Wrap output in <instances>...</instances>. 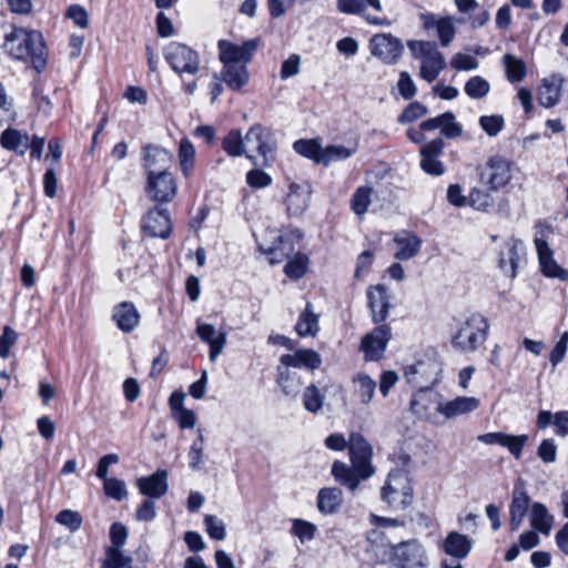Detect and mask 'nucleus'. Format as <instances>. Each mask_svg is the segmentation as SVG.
Instances as JSON below:
<instances>
[{
	"label": "nucleus",
	"mask_w": 568,
	"mask_h": 568,
	"mask_svg": "<svg viewBox=\"0 0 568 568\" xmlns=\"http://www.w3.org/2000/svg\"><path fill=\"white\" fill-rule=\"evenodd\" d=\"M373 456V446L361 433L353 432L348 452L349 464L335 460L332 464L331 474L336 483L355 493L362 481L368 480L376 473Z\"/></svg>",
	"instance_id": "1"
},
{
	"label": "nucleus",
	"mask_w": 568,
	"mask_h": 568,
	"mask_svg": "<svg viewBox=\"0 0 568 568\" xmlns=\"http://www.w3.org/2000/svg\"><path fill=\"white\" fill-rule=\"evenodd\" d=\"M511 180V163L501 155L490 156L479 173V183L486 189L473 187L468 205L476 211L488 212L495 206L494 192L506 186Z\"/></svg>",
	"instance_id": "2"
},
{
	"label": "nucleus",
	"mask_w": 568,
	"mask_h": 568,
	"mask_svg": "<svg viewBox=\"0 0 568 568\" xmlns=\"http://www.w3.org/2000/svg\"><path fill=\"white\" fill-rule=\"evenodd\" d=\"M4 48L18 60L29 61L36 71L47 65L48 50L43 36L38 30L12 28L4 36Z\"/></svg>",
	"instance_id": "3"
},
{
	"label": "nucleus",
	"mask_w": 568,
	"mask_h": 568,
	"mask_svg": "<svg viewBox=\"0 0 568 568\" xmlns=\"http://www.w3.org/2000/svg\"><path fill=\"white\" fill-rule=\"evenodd\" d=\"M488 331L487 318L479 313H473L458 324L450 338L452 346L462 353H474L486 342Z\"/></svg>",
	"instance_id": "4"
},
{
	"label": "nucleus",
	"mask_w": 568,
	"mask_h": 568,
	"mask_svg": "<svg viewBox=\"0 0 568 568\" xmlns=\"http://www.w3.org/2000/svg\"><path fill=\"white\" fill-rule=\"evenodd\" d=\"M552 234L551 225L542 220L535 224L534 243L537 251L540 272L549 278L568 281V271L561 267L554 258V251L548 244V237Z\"/></svg>",
	"instance_id": "5"
},
{
	"label": "nucleus",
	"mask_w": 568,
	"mask_h": 568,
	"mask_svg": "<svg viewBox=\"0 0 568 568\" xmlns=\"http://www.w3.org/2000/svg\"><path fill=\"white\" fill-rule=\"evenodd\" d=\"M260 43V38L245 40L241 44L221 39L217 41L219 59L226 69L239 68V71H246V67L256 54Z\"/></svg>",
	"instance_id": "6"
},
{
	"label": "nucleus",
	"mask_w": 568,
	"mask_h": 568,
	"mask_svg": "<svg viewBox=\"0 0 568 568\" xmlns=\"http://www.w3.org/2000/svg\"><path fill=\"white\" fill-rule=\"evenodd\" d=\"M244 140L246 145L253 144L255 151L261 156V161H258L256 156L246 153V158L253 165L270 166L275 161L277 143L275 133L271 128L258 123L254 124L247 130Z\"/></svg>",
	"instance_id": "7"
},
{
	"label": "nucleus",
	"mask_w": 568,
	"mask_h": 568,
	"mask_svg": "<svg viewBox=\"0 0 568 568\" xmlns=\"http://www.w3.org/2000/svg\"><path fill=\"white\" fill-rule=\"evenodd\" d=\"M381 496L395 510L408 507L413 501V486L408 474L400 469L389 471Z\"/></svg>",
	"instance_id": "8"
},
{
	"label": "nucleus",
	"mask_w": 568,
	"mask_h": 568,
	"mask_svg": "<svg viewBox=\"0 0 568 568\" xmlns=\"http://www.w3.org/2000/svg\"><path fill=\"white\" fill-rule=\"evenodd\" d=\"M407 47L412 55L420 61L419 71H445L447 63L437 43L426 40H409Z\"/></svg>",
	"instance_id": "9"
},
{
	"label": "nucleus",
	"mask_w": 568,
	"mask_h": 568,
	"mask_svg": "<svg viewBox=\"0 0 568 568\" xmlns=\"http://www.w3.org/2000/svg\"><path fill=\"white\" fill-rule=\"evenodd\" d=\"M393 562L397 568H427L428 559L423 545L410 539L393 546Z\"/></svg>",
	"instance_id": "10"
},
{
	"label": "nucleus",
	"mask_w": 568,
	"mask_h": 568,
	"mask_svg": "<svg viewBox=\"0 0 568 568\" xmlns=\"http://www.w3.org/2000/svg\"><path fill=\"white\" fill-rule=\"evenodd\" d=\"M302 237L303 233L296 229L278 235L273 244L266 248L258 245V250L267 256L271 265H276L291 258L296 253L297 245Z\"/></svg>",
	"instance_id": "11"
},
{
	"label": "nucleus",
	"mask_w": 568,
	"mask_h": 568,
	"mask_svg": "<svg viewBox=\"0 0 568 568\" xmlns=\"http://www.w3.org/2000/svg\"><path fill=\"white\" fill-rule=\"evenodd\" d=\"M392 338V328L388 324L376 325L361 342V351L366 361H378L383 357L387 344Z\"/></svg>",
	"instance_id": "12"
},
{
	"label": "nucleus",
	"mask_w": 568,
	"mask_h": 568,
	"mask_svg": "<svg viewBox=\"0 0 568 568\" xmlns=\"http://www.w3.org/2000/svg\"><path fill=\"white\" fill-rule=\"evenodd\" d=\"M145 191L155 202H170L176 194V182L168 170L149 173Z\"/></svg>",
	"instance_id": "13"
},
{
	"label": "nucleus",
	"mask_w": 568,
	"mask_h": 568,
	"mask_svg": "<svg viewBox=\"0 0 568 568\" xmlns=\"http://www.w3.org/2000/svg\"><path fill=\"white\" fill-rule=\"evenodd\" d=\"M525 255V245L516 237L508 239L498 252L497 265L504 275L515 278L520 257Z\"/></svg>",
	"instance_id": "14"
},
{
	"label": "nucleus",
	"mask_w": 568,
	"mask_h": 568,
	"mask_svg": "<svg viewBox=\"0 0 568 568\" xmlns=\"http://www.w3.org/2000/svg\"><path fill=\"white\" fill-rule=\"evenodd\" d=\"M373 55L387 63H395L404 51L402 41L390 33H378L369 41Z\"/></svg>",
	"instance_id": "15"
},
{
	"label": "nucleus",
	"mask_w": 568,
	"mask_h": 568,
	"mask_svg": "<svg viewBox=\"0 0 568 568\" xmlns=\"http://www.w3.org/2000/svg\"><path fill=\"white\" fill-rule=\"evenodd\" d=\"M165 59L173 71H199V54L186 44L171 43Z\"/></svg>",
	"instance_id": "16"
},
{
	"label": "nucleus",
	"mask_w": 568,
	"mask_h": 568,
	"mask_svg": "<svg viewBox=\"0 0 568 568\" xmlns=\"http://www.w3.org/2000/svg\"><path fill=\"white\" fill-rule=\"evenodd\" d=\"M444 148L445 143L440 138L434 139L420 148L419 165L426 174L442 176L446 172L445 164L439 160Z\"/></svg>",
	"instance_id": "17"
},
{
	"label": "nucleus",
	"mask_w": 568,
	"mask_h": 568,
	"mask_svg": "<svg viewBox=\"0 0 568 568\" xmlns=\"http://www.w3.org/2000/svg\"><path fill=\"white\" fill-rule=\"evenodd\" d=\"M367 306L372 314V321L376 325L386 324L390 310V296L383 284L371 285L366 292Z\"/></svg>",
	"instance_id": "18"
},
{
	"label": "nucleus",
	"mask_w": 568,
	"mask_h": 568,
	"mask_svg": "<svg viewBox=\"0 0 568 568\" xmlns=\"http://www.w3.org/2000/svg\"><path fill=\"white\" fill-rule=\"evenodd\" d=\"M141 229L151 237L168 239L171 234V219L166 209L154 207L143 216Z\"/></svg>",
	"instance_id": "19"
},
{
	"label": "nucleus",
	"mask_w": 568,
	"mask_h": 568,
	"mask_svg": "<svg viewBox=\"0 0 568 568\" xmlns=\"http://www.w3.org/2000/svg\"><path fill=\"white\" fill-rule=\"evenodd\" d=\"M422 26L429 31L435 29L442 47H448L456 36V28L453 18L449 16L438 17L433 12L420 14Z\"/></svg>",
	"instance_id": "20"
},
{
	"label": "nucleus",
	"mask_w": 568,
	"mask_h": 568,
	"mask_svg": "<svg viewBox=\"0 0 568 568\" xmlns=\"http://www.w3.org/2000/svg\"><path fill=\"white\" fill-rule=\"evenodd\" d=\"M530 504V497L525 489L524 484L517 483L514 486L511 501L509 505V529L517 531L521 526Z\"/></svg>",
	"instance_id": "21"
},
{
	"label": "nucleus",
	"mask_w": 568,
	"mask_h": 568,
	"mask_svg": "<svg viewBox=\"0 0 568 568\" xmlns=\"http://www.w3.org/2000/svg\"><path fill=\"white\" fill-rule=\"evenodd\" d=\"M112 321L123 333L133 332L140 324L141 315L132 302H121L112 308Z\"/></svg>",
	"instance_id": "22"
},
{
	"label": "nucleus",
	"mask_w": 568,
	"mask_h": 568,
	"mask_svg": "<svg viewBox=\"0 0 568 568\" xmlns=\"http://www.w3.org/2000/svg\"><path fill=\"white\" fill-rule=\"evenodd\" d=\"M311 194L308 184L291 183L285 200L287 214L295 217L301 216L308 207Z\"/></svg>",
	"instance_id": "23"
},
{
	"label": "nucleus",
	"mask_w": 568,
	"mask_h": 568,
	"mask_svg": "<svg viewBox=\"0 0 568 568\" xmlns=\"http://www.w3.org/2000/svg\"><path fill=\"white\" fill-rule=\"evenodd\" d=\"M420 129L429 131L439 129L440 133L447 139H456L463 133L462 124L456 122L455 114L450 111L423 121Z\"/></svg>",
	"instance_id": "24"
},
{
	"label": "nucleus",
	"mask_w": 568,
	"mask_h": 568,
	"mask_svg": "<svg viewBox=\"0 0 568 568\" xmlns=\"http://www.w3.org/2000/svg\"><path fill=\"white\" fill-rule=\"evenodd\" d=\"M136 485L140 493L148 498H161L168 491V471L158 469L150 476L139 478Z\"/></svg>",
	"instance_id": "25"
},
{
	"label": "nucleus",
	"mask_w": 568,
	"mask_h": 568,
	"mask_svg": "<svg viewBox=\"0 0 568 568\" xmlns=\"http://www.w3.org/2000/svg\"><path fill=\"white\" fill-rule=\"evenodd\" d=\"M282 366L290 368H302L305 367L310 371L318 368L322 364V359L318 353L313 349L304 348L297 349L293 354H284L280 358Z\"/></svg>",
	"instance_id": "26"
},
{
	"label": "nucleus",
	"mask_w": 568,
	"mask_h": 568,
	"mask_svg": "<svg viewBox=\"0 0 568 568\" xmlns=\"http://www.w3.org/2000/svg\"><path fill=\"white\" fill-rule=\"evenodd\" d=\"M394 243L397 246L394 257L399 261H407L419 253L423 241L412 232L402 231L395 235Z\"/></svg>",
	"instance_id": "27"
},
{
	"label": "nucleus",
	"mask_w": 568,
	"mask_h": 568,
	"mask_svg": "<svg viewBox=\"0 0 568 568\" xmlns=\"http://www.w3.org/2000/svg\"><path fill=\"white\" fill-rule=\"evenodd\" d=\"M479 399L476 397L458 396L452 400L439 404L437 412L447 419L469 414L479 407Z\"/></svg>",
	"instance_id": "28"
},
{
	"label": "nucleus",
	"mask_w": 568,
	"mask_h": 568,
	"mask_svg": "<svg viewBox=\"0 0 568 568\" xmlns=\"http://www.w3.org/2000/svg\"><path fill=\"white\" fill-rule=\"evenodd\" d=\"M562 78L558 73H551L544 78L538 90V101L545 108L555 106L560 99Z\"/></svg>",
	"instance_id": "29"
},
{
	"label": "nucleus",
	"mask_w": 568,
	"mask_h": 568,
	"mask_svg": "<svg viewBox=\"0 0 568 568\" xmlns=\"http://www.w3.org/2000/svg\"><path fill=\"white\" fill-rule=\"evenodd\" d=\"M171 163L170 153L158 145L149 144L143 149V166L149 173H158L168 170Z\"/></svg>",
	"instance_id": "30"
},
{
	"label": "nucleus",
	"mask_w": 568,
	"mask_h": 568,
	"mask_svg": "<svg viewBox=\"0 0 568 568\" xmlns=\"http://www.w3.org/2000/svg\"><path fill=\"white\" fill-rule=\"evenodd\" d=\"M196 333L201 341L209 344V357L212 362H214L216 357L222 353L226 344V334L222 332L216 333L215 327L206 323L199 324L196 327Z\"/></svg>",
	"instance_id": "31"
},
{
	"label": "nucleus",
	"mask_w": 568,
	"mask_h": 568,
	"mask_svg": "<svg viewBox=\"0 0 568 568\" xmlns=\"http://www.w3.org/2000/svg\"><path fill=\"white\" fill-rule=\"evenodd\" d=\"M443 550L454 558L464 559L471 550V540L466 535L450 531L443 542Z\"/></svg>",
	"instance_id": "32"
},
{
	"label": "nucleus",
	"mask_w": 568,
	"mask_h": 568,
	"mask_svg": "<svg viewBox=\"0 0 568 568\" xmlns=\"http://www.w3.org/2000/svg\"><path fill=\"white\" fill-rule=\"evenodd\" d=\"M343 504V493L337 487H325L318 491L317 508L323 515L336 514Z\"/></svg>",
	"instance_id": "33"
},
{
	"label": "nucleus",
	"mask_w": 568,
	"mask_h": 568,
	"mask_svg": "<svg viewBox=\"0 0 568 568\" xmlns=\"http://www.w3.org/2000/svg\"><path fill=\"white\" fill-rule=\"evenodd\" d=\"M0 144L8 151L23 155L29 149V135L17 129L8 128L0 135Z\"/></svg>",
	"instance_id": "34"
},
{
	"label": "nucleus",
	"mask_w": 568,
	"mask_h": 568,
	"mask_svg": "<svg viewBox=\"0 0 568 568\" xmlns=\"http://www.w3.org/2000/svg\"><path fill=\"white\" fill-rule=\"evenodd\" d=\"M276 382L287 396L297 395L304 383L295 371H291L290 367L282 366V364L277 366Z\"/></svg>",
	"instance_id": "35"
},
{
	"label": "nucleus",
	"mask_w": 568,
	"mask_h": 568,
	"mask_svg": "<svg viewBox=\"0 0 568 568\" xmlns=\"http://www.w3.org/2000/svg\"><path fill=\"white\" fill-rule=\"evenodd\" d=\"M293 150L301 156L312 160L315 164H321L324 148L322 139H300L293 143Z\"/></svg>",
	"instance_id": "36"
},
{
	"label": "nucleus",
	"mask_w": 568,
	"mask_h": 568,
	"mask_svg": "<svg viewBox=\"0 0 568 568\" xmlns=\"http://www.w3.org/2000/svg\"><path fill=\"white\" fill-rule=\"evenodd\" d=\"M358 143L355 142L349 146L339 144H329L324 148L321 165L327 168L333 162H341L352 158L357 152Z\"/></svg>",
	"instance_id": "37"
},
{
	"label": "nucleus",
	"mask_w": 568,
	"mask_h": 568,
	"mask_svg": "<svg viewBox=\"0 0 568 568\" xmlns=\"http://www.w3.org/2000/svg\"><path fill=\"white\" fill-rule=\"evenodd\" d=\"M530 525L531 527L548 536L550 534L554 517L549 514L547 507L541 503H534L530 511Z\"/></svg>",
	"instance_id": "38"
},
{
	"label": "nucleus",
	"mask_w": 568,
	"mask_h": 568,
	"mask_svg": "<svg viewBox=\"0 0 568 568\" xmlns=\"http://www.w3.org/2000/svg\"><path fill=\"white\" fill-rule=\"evenodd\" d=\"M295 331L301 337L315 336L320 331L318 316L312 310V303L307 302L305 310L298 316Z\"/></svg>",
	"instance_id": "39"
},
{
	"label": "nucleus",
	"mask_w": 568,
	"mask_h": 568,
	"mask_svg": "<svg viewBox=\"0 0 568 568\" xmlns=\"http://www.w3.org/2000/svg\"><path fill=\"white\" fill-rule=\"evenodd\" d=\"M308 257L306 254L296 252L293 258L288 260L284 266L285 275L294 281L302 278L307 272Z\"/></svg>",
	"instance_id": "40"
},
{
	"label": "nucleus",
	"mask_w": 568,
	"mask_h": 568,
	"mask_svg": "<svg viewBox=\"0 0 568 568\" xmlns=\"http://www.w3.org/2000/svg\"><path fill=\"white\" fill-rule=\"evenodd\" d=\"M245 140L240 130H231L222 140V149L233 158L246 155Z\"/></svg>",
	"instance_id": "41"
},
{
	"label": "nucleus",
	"mask_w": 568,
	"mask_h": 568,
	"mask_svg": "<svg viewBox=\"0 0 568 568\" xmlns=\"http://www.w3.org/2000/svg\"><path fill=\"white\" fill-rule=\"evenodd\" d=\"M355 392L362 404H368L373 399L376 389V383L366 374H358L353 378Z\"/></svg>",
	"instance_id": "42"
},
{
	"label": "nucleus",
	"mask_w": 568,
	"mask_h": 568,
	"mask_svg": "<svg viewBox=\"0 0 568 568\" xmlns=\"http://www.w3.org/2000/svg\"><path fill=\"white\" fill-rule=\"evenodd\" d=\"M180 166L185 176H187L194 168L195 149L190 140L183 139L179 146Z\"/></svg>",
	"instance_id": "43"
},
{
	"label": "nucleus",
	"mask_w": 568,
	"mask_h": 568,
	"mask_svg": "<svg viewBox=\"0 0 568 568\" xmlns=\"http://www.w3.org/2000/svg\"><path fill=\"white\" fill-rule=\"evenodd\" d=\"M324 399L325 396L314 384L308 385L303 393V405L310 413L316 414L320 412L323 407Z\"/></svg>",
	"instance_id": "44"
},
{
	"label": "nucleus",
	"mask_w": 568,
	"mask_h": 568,
	"mask_svg": "<svg viewBox=\"0 0 568 568\" xmlns=\"http://www.w3.org/2000/svg\"><path fill=\"white\" fill-rule=\"evenodd\" d=\"M372 187L359 186L356 189L351 199V207L357 215H363L367 212L371 204Z\"/></svg>",
	"instance_id": "45"
},
{
	"label": "nucleus",
	"mask_w": 568,
	"mask_h": 568,
	"mask_svg": "<svg viewBox=\"0 0 568 568\" xmlns=\"http://www.w3.org/2000/svg\"><path fill=\"white\" fill-rule=\"evenodd\" d=\"M464 90L470 99H481L489 93L490 84L484 78L475 75L465 83Z\"/></svg>",
	"instance_id": "46"
},
{
	"label": "nucleus",
	"mask_w": 568,
	"mask_h": 568,
	"mask_svg": "<svg viewBox=\"0 0 568 568\" xmlns=\"http://www.w3.org/2000/svg\"><path fill=\"white\" fill-rule=\"evenodd\" d=\"M291 531L302 544H304L315 538L317 527L307 520L294 519Z\"/></svg>",
	"instance_id": "47"
},
{
	"label": "nucleus",
	"mask_w": 568,
	"mask_h": 568,
	"mask_svg": "<svg viewBox=\"0 0 568 568\" xmlns=\"http://www.w3.org/2000/svg\"><path fill=\"white\" fill-rule=\"evenodd\" d=\"M204 526L210 538L223 540L226 537L225 525L223 520L215 515H205Z\"/></svg>",
	"instance_id": "48"
},
{
	"label": "nucleus",
	"mask_w": 568,
	"mask_h": 568,
	"mask_svg": "<svg viewBox=\"0 0 568 568\" xmlns=\"http://www.w3.org/2000/svg\"><path fill=\"white\" fill-rule=\"evenodd\" d=\"M479 125L489 136H496L504 129L505 120L499 114L481 115Z\"/></svg>",
	"instance_id": "49"
},
{
	"label": "nucleus",
	"mask_w": 568,
	"mask_h": 568,
	"mask_svg": "<svg viewBox=\"0 0 568 568\" xmlns=\"http://www.w3.org/2000/svg\"><path fill=\"white\" fill-rule=\"evenodd\" d=\"M428 112V109L420 102L409 103L403 112L399 114L397 121L402 124L412 123L415 120L424 116Z\"/></svg>",
	"instance_id": "50"
},
{
	"label": "nucleus",
	"mask_w": 568,
	"mask_h": 568,
	"mask_svg": "<svg viewBox=\"0 0 568 568\" xmlns=\"http://www.w3.org/2000/svg\"><path fill=\"white\" fill-rule=\"evenodd\" d=\"M55 521L74 532L80 529L82 525V517L78 511L64 509L58 513Z\"/></svg>",
	"instance_id": "51"
},
{
	"label": "nucleus",
	"mask_w": 568,
	"mask_h": 568,
	"mask_svg": "<svg viewBox=\"0 0 568 568\" xmlns=\"http://www.w3.org/2000/svg\"><path fill=\"white\" fill-rule=\"evenodd\" d=\"M132 557L125 555L122 548L109 547V568H132Z\"/></svg>",
	"instance_id": "52"
},
{
	"label": "nucleus",
	"mask_w": 568,
	"mask_h": 568,
	"mask_svg": "<svg viewBox=\"0 0 568 568\" xmlns=\"http://www.w3.org/2000/svg\"><path fill=\"white\" fill-rule=\"evenodd\" d=\"M450 67L455 71H469L478 68V61L470 54L458 52L452 58Z\"/></svg>",
	"instance_id": "53"
},
{
	"label": "nucleus",
	"mask_w": 568,
	"mask_h": 568,
	"mask_svg": "<svg viewBox=\"0 0 568 568\" xmlns=\"http://www.w3.org/2000/svg\"><path fill=\"white\" fill-rule=\"evenodd\" d=\"M528 442L527 435H508L507 439L504 440L503 447H506L509 453L516 458L519 459L523 454V449Z\"/></svg>",
	"instance_id": "54"
},
{
	"label": "nucleus",
	"mask_w": 568,
	"mask_h": 568,
	"mask_svg": "<svg viewBox=\"0 0 568 568\" xmlns=\"http://www.w3.org/2000/svg\"><path fill=\"white\" fill-rule=\"evenodd\" d=\"M568 349V331H565L561 335L559 341L554 346L552 351L549 355V362L551 363L552 367H556L558 364H560L567 353Z\"/></svg>",
	"instance_id": "55"
},
{
	"label": "nucleus",
	"mask_w": 568,
	"mask_h": 568,
	"mask_svg": "<svg viewBox=\"0 0 568 568\" xmlns=\"http://www.w3.org/2000/svg\"><path fill=\"white\" fill-rule=\"evenodd\" d=\"M129 531L122 523H113L109 529L110 547L122 548L128 539Z\"/></svg>",
	"instance_id": "56"
},
{
	"label": "nucleus",
	"mask_w": 568,
	"mask_h": 568,
	"mask_svg": "<svg viewBox=\"0 0 568 568\" xmlns=\"http://www.w3.org/2000/svg\"><path fill=\"white\" fill-rule=\"evenodd\" d=\"M65 18L73 21L79 28H87L89 26V16L87 10L80 4H71L65 11Z\"/></svg>",
	"instance_id": "57"
},
{
	"label": "nucleus",
	"mask_w": 568,
	"mask_h": 568,
	"mask_svg": "<svg viewBox=\"0 0 568 568\" xmlns=\"http://www.w3.org/2000/svg\"><path fill=\"white\" fill-rule=\"evenodd\" d=\"M246 183L251 187L262 189L272 184V178L260 169H253L246 173Z\"/></svg>",
	"instance_id": "58"
},
{
	"label": "nucleus",
	"mask_w": 568,
	"mask_h": 568,
	"mask_svg": "<svg viewBox=\"0 0 568 568\" xmlns=\"http://www.w3.org/2000/svg\"><path fill=\"white\" fill-rule=\"evenodd\" d=\"M538 457L546 464L555 463L557 459V445L552 438L544 439L538 449Z\"/></svg>",
	"instance_id": "59"
},
{
	"label": "nucleus",
	"mask_w": 568,
	"mask_h": 568,
	"mask_svg": "<svg viewBox=\"0 0 568 568\" xmlns=\"http://www.w3.org/2000/svg\"><path fill=\"white\" fill-rule=\"evenodd\" d=\"M190 468L196 470L201 468L203 457V436L199 435L197 440H194L187 454Z\"/></svg>",
	"instance_id": "60"
},
{
	"label": "nucleus",
	"mask_w": 568,
	"mask_h": 568,
	"mask_svg": "<svg viewBox=\"0 0 568 568\" xmlns=\"http://www.w3.org/2000/svg\"><path fill=\"white\" fill-rule=\"evenodd\" d=\"M18 334L10 326L3 328L2 335H0V357L7 358L10 353V348L16 344Z\"/></svg>",
	"instance_id": "61"
},
{
	"label": "nucleus",
	"mask_w": 568,
	"mask_h": 568,
	"mask_svg": "<svg viewBox=\"0 0 568 568\" xmlns=\"http://www.w3.org/2000/svg\"><path fill=\"white\" fill-rule=\"evenodd\" d=\"M397 89L400 97L405 100L413 99L417 92V88L408 73H400L397 82Z\"/></svg>",
	"instance_id": "62"
},
{
	"label": "nucleus",
	"mask_w": 568,
	"mask_h": 568,
	"mask_svg": "<svg viewBox=\"0 0 568 568\" xmlns=\"http://www.w3.org/2000/svg\"><path fill=\"white\" fill-rule=\"evenodd\" d=\"M325 446L334 452H343L345 449L349 452L351 435L348 436V439H346L341 433L331 434L325 438Z\"/></svg>",
	"instance_id": "63"
},
{
	"label": "nucleus",
	"mask_w": 568,
	"mask_h": 568,
	"mask_svg": "<svg viewBox=\"0 0 568 568\" xmlns=\"http://www.w3.org/2000/svg\"><path fill=\"white\" fill-rule=\"evenodd\" d=\"M250 73H221L225 85L232 91H239L248 83Z\"/></svg>",
	"instance_id": "64"
}]
</instances>
